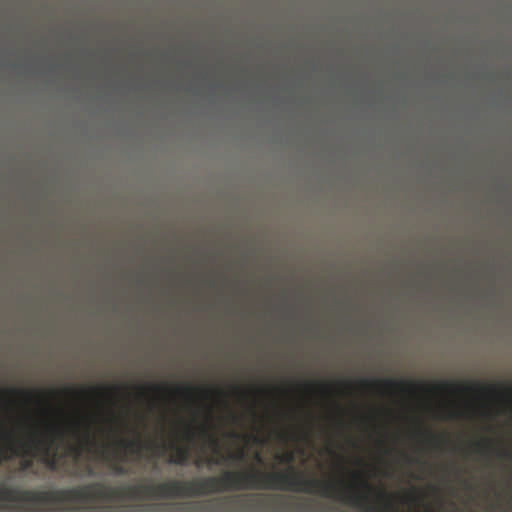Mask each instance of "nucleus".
<instances>
[{"instance_id":"1","label":"nucleus","mask_w":512,"mask_h":512,"mask_svg":"<svg viewBox=\"0 0 512 512\" xmlns=\"http://www.w3.org/2000/svg\"><path fill=\"white\" fill-rule=\"evenodd\" d=\"M353 476L359 480L361 491L354 485L340 489L335 482L308 478L293 468L287 472L239 471V490L271 489L316 493L343 501L363 512H398L389 493L384 489L373 487L360 473H355Z\"/></svg>"},{"instance_id":"2","label":"nucleus","mask_w":512,"mask_h":512,"mask_svg":"<svg viewBox=\"0 0 512 512\" xmlns=\"http://www.w3.org/2000/svg\"><path fill=\"white\" fill-rule=\"evenodd\" d=\"M32 434L27 440L17 439L11 430L0 429V465L3 461L9 460L12 455H31L32 448L41 454L42 462L52 471L59 467V459L52 444Z\"/></svg>"},{"instance_id":"3","label":"nucleus","mask_w":512,"mask_h":512,"mask_svg":"<svg viewBox=\"0 0 512 512\" xmlns=\"http://www.w3.org/2000/svg\"><path fill=\"white\" fill-rule=\"evenodd\" d=\"M426 389L433 390V391H441V392H447V393H463V392H477L481 394H487V395H495L498 394V389L494 385H482L479 383L469 384V385H462L455 382L450 381H443L440 382L437 385L432 386H425Z\"/></svg>"},{"instance_id":"4","label":"nucleus","mask_w":512,"mask_h":512,"mask_svg":"<svg viewBox=\"0 0 512 512\" xmlns=\"http://www.w3.org/2000/svg\"><path fill=\"white\" fill-rule=\"evenodd\" d=\"M360 385L364 388H378L383 387L386 390H395L403 393H415L420 389V386L414 382L406 380L383 379V380H367L361 379Z\"/></svg>"},{"instance_id":"5","label":"nucleus","mask_w":512,"mask_h":512,"mask_svg":"<svg viewBox=\"0 0 512 512\" xmlns=\"http://www.w3.org/2000/svg\"><path fill=\"white\" fill-rule=\"evenodd\" d=\"M476 451L482 456H489L492 453L496 452V455L499 458H507L512 459V454L506 450H496L494 447V443L489 438H484L475 443Z\"/></svg>"},{"instance_id":"6","label":"nucleus","mask_w":512,"mask_h":512,"mask_svg":"<svg viewBox=\"0 0 512 512\" xmlns=\"http://www.w3.org/2000/svg\"><path fill=\"white\" fill-rule=\"evenodd\" d=\"M119 390V387L111 386V387H93L91 389H81V390H75L71 387H67L63 389V392L65 394L73 395V396H89L91 394H95L97 396H104L106 394H110L112 392H117Z\"/></svg>"},{"instance_id":"7","label":"nucleus","mask_w":512,"mask_h":512,"mask_svg":"<svg viewBox=\"0 0 512 512\" xmlns=\"http://www.w3.org/2000/svg\"><path fill=\"white\" fill-rule=\"evenodd\" d=\"M196 431L200 436L203 438H206L210 441L212 445H214L216 448L218 447V441L216 438H214L210 432V427L206 424L200 425L197 429L192 427L191 425L186 426V434L188 439H192L196 435Z\"/></svg>"},{"instance_id":"8","label":"nucleus","mask_w":512,"mask_h":512,"mask_svg":"<svg viewBox=\"0 0 512 512\" xmlns=\"http://www.w3.org/2000/svg\"><path fill=\"white\" fill-rule=\"evenodd\" d=\"M174 454L170 456L168 462L176 465H186L188 463L190 453L187 447L172 445Z\"/></svg>"},{"instance_id":"9","label":"nucleus","mask_w":512,"mask_h":512,"mask_svg":"<svg viewBox=\"0 0 512 512\" xmlns=\"http://www.w3.org/2000/svg\"><path fill=\"white\" fill-rule=\"evenodd\" d=\"M6 392L11 395L23 396L28 400H30L33 396H36L37 399H39V400H43L47 395L55 396L57 394V392L54 390H50L47 393H44L42 391L32 392V391H27V390H23V389H15V388L9 389Z\"/></svg>"},{"instance_id":"10","label":"nucleus","mask_w":512,"mask_h":512,"mask_svg":"<svg viewBox=\"0 0 512 512\" xmlns=\"http://www.w3.org/2000/svg\"><path fill=\"white\" fill-rule=\"evenodd\" d=\"M117 446L119 448L127 450L131 453H138L143 449L144 444H143V441L139 438H136V439L121 438L117 441Z\"/></svg>"},{"instance_id":"11","label":"nucleus","mask_w":512,"mask_h":512,"mask_svg":"<svg viewBox=\"0 0 512 512\" xmlns=\"http://www.w3.org/2000/svg\"><path fill=\"white\" fill-rule=\"evenodd\" d=\"M81 430H82L81 422L80 421H74L72 423V434H73V436H75L78 439L82 438L83 442L85 444L90 443L91 442L90 426L89 425H85L83 433L81 432Z\"/></svg>"},{"instance_id":"12","label":"nucleus","mask_w":512,"mask_h":512,"mask_svg":"<svg viewBox=\"0 0 512 512\" xmlns=\"http://www.w3.org/2000/svg\"><path fill=\"white\" fill-rule=\"evenodd\" d=\"M173 391L178 395H184L189 398H191L192 394L196 391L200 392L204 398H209L211 396V392L209 390L199 389V388H195L192 386H186V387L177 386Z\"/></svg>"},{"instance_id":"13","label":"nucleus","mask_w":512,"mask_h":512,"mask_svg":"<svg viewBox=\"0 0 512 512\" xmlns=\"http://www.w3.org/2000/svg\"><path fill=\"white\" fill-rule=\"evenodd\" d=\"M419 434L424 436L426 441L433 446V448H440L441 444L444 442L443 438L435 435L431 430L419 431Z\"/></svg>"},{"instance_id":"14","label":"nucleus","mask_w":512,"mask_h":512,"mask_svg":"<svg viewBox=\"0 0 512 512\" xmlns=\"http://www.w3.org/2000/svg\"><path fill=\"white\" fill-rule=\"evenodd\" d=\"M32 454L31 455H22L25 457L21 462V470L26 471L33 467V459L32 457L35 455V452H38V450L32 448ZM14 455H12L9 459H11Z\"/></svg>"},{"instance_id":"15","label":"nucleus","mask_w":512,"mask_h":512,"mask_svg":"<svg viewBox=\"0 0 512 512\" xmlns=\"http://www.w3.org/2000/svg\"><path fill=\"white\" fill-rule=\"evenodd\" d=\"M111 468L113 473L116 475H127L129 473L126 467L117 462L112 463Z\"/></svg>"},{"instance_id":"16","label":"nucleus","mask_w":512,"mask_h":512,"mask_svg":"<svg viewBox=\"0 0 512 512\" xmlns=\"http://www.w3.org/2000/svg\"><path fill=\"white\" fill-rule=\"evenodd\" d=\"M149 389L155 393L170 391V389H168V387L165 385H152Z\"/></svg>"},{"instance_id":"17","label":"nucleus","mask_w":512,"mask_h":512,"mask_svg":"<svg viewBox=\"0 0 512 512\" xmlns=\"http://www.w3.org/2000/svg\"><path fill=\"white\" fill-rule=\"evenodd\" d=\"M227 458L232 459V460H237V461L242 460L244 458V452L240 451L235 454H230Z\"/></svg>"},{"instance_id":"18","label":"nucleus","mask_w":512,"mask_h":512,"mask_svg":"<svg viewBox=\"0 0 512 512\" xmlns=\"http://www.w3.org/2000/svg\"><path fill=\"white\" fill-rule=\"evenodd\" d=\"M82 450L83 449L81 446H76V447L71 448V451L74 453L76 459H78L80 457Z\"/></svg>"},{"instance_id":"19","label":"nucleus","mask_w":512,"mask_h":512,"mask_svg":"<svg viewBox=\"0 0 512 512\" xmlns=\"http://www.w3.org/2000/svg\"><path fill=\"white\" fill-rule=\"evenodd\" d=\"M294 460V456L292 453H288L281 459V462L291 463Z\"/></svg>"},{"instance_id":"20","label":"nucleus","mask_w":512,"mask_h":512,"mask_svg":"<svg viewBox=\"0 0 512 512\" xmlns=\"http://www.w3.org/2000/svg\"><path fill=\"white\" fill-rule=\"evenodd\" d=\"M137 389H138L140 395H142V396L146 395L148 392V388L144 387V386L138 387Z\"/></svg>"},{"instance_id":"21","label":"nucleus","mask_w":512,"mask_h":512,"mask_svg":"<svg viewBox=\"0 0 512 512\" xmlns=\"http://www.w3.org/2000/svg\"><path fill=\"white\" fill-rule=\"evenodd\" d=\"M51 431H52L53 433H54V432H57L61 437H63V435H64L63 430H60V429H58V428H57V427H55V426H51Z\"/></svg>"},{"instance_id":"22","label":"nucleus","mask_w":512,"mask_h":512,"mask_svg":"<svg viewBox=\"0 0 512 512\" xmlns=\"http://www.w3.org/2000/svg\"><path fill=\"white\" fill-rule=\"evenodd\" d=\"M222 459H224V458H223V457H222V458H220V459L210 458V459L208 460V463H211V464H221V463H222V461H221Z\"/></svg>"},{"instance_id":"23","label":"nucleus","mask_w":512,"mask_h":512,"mask_svg":"<svg viewBox=\"0 0 512 512\" xmlns=\"http://www.w3.org/2000/svg\"><path fill=\"white\" fill-rule=\"evenodd\" d=\"M86 474L89 475V476H92L94 475V470L91 466H87L86 467Z\"/></svg>"},{"instance_id":"24","label":"nucleus","mask_w":512,"mask_h":512,"mask_svg":"<svg viewBox=\"0 0 512 512\" xmlns=\"http://www.w3.org/2000/svg\"><path fill=\"white\" fill-rule=\"evenodd\" d=\"M321 387V389L325 392H327V390L329 389V386L327 384H320L319 385Z\"/></svg>"},{"instance_id":"25","label":"nucleus","mask_w":512,"mask_h":512,"mask_svg":"<svg viewBox=\"0 0 512 512\" xmlns=\"http://www.w3.org/2000/svg\"><path fill=\"white\" fill-rule=\"evenodd\" d=\"M234 391L241 393V394H245V392L239 387H234Z\"/></svg>"},{"instance_id":"26","label":"nucleus","mask_w":512,"mask_h":512,"mask_svg":"<svg viewBox=\"0 0 512 512\" xmlns=\"http://www.w3.org/2000/svg\"><path fill=\"white\" fill-rule=\"evenodd\" d=\"M313 386H314V385H313V384H311V383H307V384H305V387H306V388H308V389H311Z\"/></svg>"},{"instance_id":"27","label":"nucleus","mask_w":512,"mask_h":512,"mask_svg":"<svg viewBox=\"0 0 512 512\" xmlns=\"http://www.w3.org/2000/svg\"><path fill=\"white\" fill-rule=\"evenodd\" d=\"M405 458H406L407 462H409V463H411L413 461V459L408 456H405Z\"/></svg>"},{"instance_id":"28","label":"nucleus","mask_w":512,"mask_h":512,"mask_svg":"<svg viewBox=\"0 0 512 512\" xmlns=\"http://www.w3.org/2000/svg\"><path fill=\"white\" fill-rule=\"evenodd\" d=\"M231 437H238V434H236V433H231Z\"/></svg>"},{"instance_id":"29","label":"nucleus","mask_w":512,"mask_h":512,"mask_svg":"<svg viewBox=\"0 0 512 512\" xmlns=\"http://www.w3.org/2000/svg\"><path fill=\"white\" fill-rule=\"evenodd\" d=\"M345 385L350 387L351 383L350 382H345Z\"/></svg>"}]
</instances>
